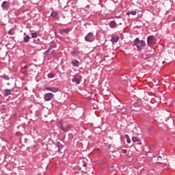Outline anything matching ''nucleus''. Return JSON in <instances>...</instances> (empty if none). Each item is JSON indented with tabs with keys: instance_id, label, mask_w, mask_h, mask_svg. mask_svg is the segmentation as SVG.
I'll use <instances>...</instances> for the list:
<instances>
[{
	"instance_id": "nucleus-1",
	"label": "nucleus",
	"mask_w": 175,
	"mask_h": 175,
	"mask_svg": "<svg viewBox=\"0 0 175 175\" xmlns=\"http://www.w3.org/2000/svg\"><path fill=\"white\" fill-rule=\"evenodd\" d=\"M57 126H58V128H59V129H61L64 132H68V131H70V129H72V128H73V126L72 124H70L65 121L58 122Z\"/></svg>"
},
{
	"instance_id": "nucleus-2",
	"label": "nucleus",
	"mask_w": 175,
	"mask_h": 175,
	"mask_svg": "<svg viewBox=\"0 0 175 175\" xmlns=\"http://www.w3.org/2000/svg\"><path fill=\"white\" fill-rule=\"evenodd\" d=\"M135 43L139 51H142V49L146 46V42L140 40L139 38L135 39Z\"/></svg>"
},
{
	"instance_id": "nucleus-3",
	"label": "nucleus",
	"mask_w": 175,
	"mask_h": 175,
	"mask_svg": "<svg viewBox=\"0 0 175 175\" xmlns=\"http://www.w3.org/2000/svg\"><path fill=\"white\" fill-rule=\"evenodd\" d=\"M155 43H157V40L155 39V37L154 36H149L147 38L148 46L151 47L152 46H154V44H155Z\"/></svg>"
},
{
	"instance_id": "nucleus-4",
	"label": "nucleus",
	"mask_w": 175,
	"mask_h": 175,
	"mask_svg": "<svg viewBox=\"0 0 175 175\" xmlns=\"http://www.w3.org/2000/svg\"><path fill=\"white\" fill-rule=\"evenodd\" d=\"M54 98V94L53 93H46L44 94V100H46L49 102V100H51Z\"/></svg>"
},
{
	"instance_id": "nucleus-5",
	"label": "nucleus",
	"mask_w": 175,
	"mask_h": 175,
	"mask_svg": "<svg viewBox=\"0 0 175 175\" xmlns=\"http://www.w3.org/2000/svg\"><path fill=\"white\" fill-rule=\"evenodd\" d=\"M45 90H46V91H51V92H58V91H59V89L57 88L46 87V88H45Z\"/></svg>"
},
{
	"instance_id": "nucleus-6",
	"label": "nucleus",
	"mask_w": 175,
	"mask_h": 175,
	"mask_svg": "<svg viewBox=\"0 0 175 175\" xmlns=\"http://www.w3.org/2000/svg\"><path fill=\"white\" fill-rule=\"evenodd\" d=\"M118 39H120V38H118V36L112 35L111 42H112V43H117V42H118Z\"/></svg>"
},
{
	"instance_id": "nucleus-7",
	"label": "nucleus",
	"mask_w": 175,
	"mask_h": 175,
	"mask_svg": "<svg viewBox=\"0 0 175 175\" xmlns=\"http://www.w3.org/2000/svg\"><path fill=\"white\" fill-rule=\"evenodd\" d=\"M94 36V33H88V34L85 37V40L86 42H91V38Z\"/></svg>"
},
{
	"instance_id": "nucleus-8",
	"label": "nucleus",
	"mask_w": 175,
	"mask_h": 175,
	"mask_svg": "<svg viewBox=\"0 0 175 175\" xmlns=\"http://www.w3.org/2000/svg\"><path fill=\"white\" fill-rule=\"evenodd\" d=\"M79 54H80V51H79L77 50H74V51H71V55L73 57H77V55H79Z\"/></svg>"
},
{
	"instance_id": "nucleus-9",
	"label": "nucleus",
	"mask_w": 175,
	"mask_h": 175,
	"mask_svg": "<svg viewBox=\"0 0 175 175\" xmlns=\"http://www.w3.org/2000/svg\"><path fill=\"white\" fill-rule=\"evenodd\" d=\"M1 6L4 10L8 9V6H9V3H8V1H3Z\"/></svg>"
},
{
	"instance_id": "nucleus-10",
	"label": "nucleus",
	"mask_w": 175,
	"mask_h": 175,
	"mask_svg": "<svg viewBox=\"0 0 175 175\" xmlns=\"http://www.w3.org/2000/svg\"><path fill=\"white\" fill-rule=\"evenodd\" d=\"M72 64L73 65V66H79V65H80V62L78 60L74 59L72 62Z\"/></svg>"
},
{
	"instance_id": "nucleus-11",
	"label": "nucleus",
	"mask_w": 175,
	"mask_h": 175,
	"mask_svg": "<svg viewBox=\"0 0 175 175\" xmlns=\"http://www.w3.org/2000/svg\"><path fill=\"white\" fill-rule=\"evenodd\" d=\"M137 14V12H136V11L126 12L127 16H131V14H132L133 16H136Z\"/></svg>"
},
{
	"instance_id": "nucleus-12",
	"label": "nucleus",
	"mask_w": 175,
	"mask_h": 175,
	"mask_svg": "<svg viewBox=\"0 0 175 175\" xmlns=\"http://www.w3.org/2000/svg\"><path fill=\"white\" fill-rule=\"evenodd\" d=\"M72 83H75V84L78 85L80 83V79L75 77L72 79Z\"/></svg>"
},
{
	"instance_id": "nucleus-13",
	"label": "nucleus",
	"mask_w": 175,
	"mask_h": 175,
	"mask_svg": "<svg viewBox=\"0 0 175 175\" xmlns=\"http://www.w3.org/2000/svg\"><path fill=\"white\" fill-rule=\"evenodd\" d=\"M5 96H8V95H11L12 94V90L10 89H6L5 90Z\"/></svg>"
},
{
	"instance_id": "nucleus-14",
	"label": "nucleus",
	"mask_w": 175,
	"mask_h": 175,
	"mask_svg": "<svg viewBox=\"0 0 175 175\" xmlns=\"http://www.w3.org/2000/svg\"><path fill=\"white\" fill-rule=\"evenodd\" d=\"M29 36H27L26 37L24 38V42H25V43H28V42H29Z\"/></svg>"
},
{
	"instance_id": "nucleus-15",
	"label": "nucleus",
	"mask_w": 175,
	"mask_h": 175,
	"mask_svg": "<svg viewBox=\"0 0 175 175\" xmlns=\"http://www.w3.org/2000/svg\"><path fill=\"white\" fill-rule=\"evenodd\" d=\"M150 57H151V53H146V57H144V59H147L150 58Z\"/></svg>"
},
{
	"instance_id": "nucleus-16",
	"label": "nucleus",
	"mask_w": 175,
	"mask_h": 175,
	"mask_svg": "<svg viewBox=\"0 0 175 175\" xmlns=\"http://www.w3.org/2000/svg\"><path fill=\"white\" fill-rule=\"evenodd\" d=\"M109 27H111V28H114V27H116V23L114 21H111L109 23Z\"/></svg>"
},
{
	"instance_id": "nucleus-17",
	"label": "nucleus",
	"mask_w": 175,
	"mask_h": 175,
	"mask_svg": "<svg viewBox=\"0 0 175 175\" xmlns=\"http://www.w3.org/2000/svg\"><path fill=\"white\" fill-rule=\"evenodd\" d=\"M57 16H58V14L57 12L51 13V17H53V18H55V17H57Z\"/></svg>"
},
{
	"instance_id": "nucleus-18",
	"label": "nucleus",
	"mask_w": 175,
	"mask_h": 175,
	"mask_svg": "<svg viewBox=\"0 0 175 175\" xmlns=\"http://www.w3.org/2000/svg\"><path fill=\"white\" fill-rule=\"evenodd\" d=\"M9 35H14V29H11L9 31H8Z\"/></svg>"
},
{
	"instance_id": "nucleus-19",
	"label": "nucleus",
	"mask_w": 175,
	"mask_h": 175,
	"mask_svg": "<svg viewBox=\"0 0 175 175\" xmlns=\"http://www.w3.org/2000/svg\"><path fill=\"white\" fill-rule=\"evenodd\" d=\"M133 142H134V143H136V142H139V138H137V137H133L132 138Z\"/></svg>"
},
{
	"instance_id": "nucleus-20",
	"label": "nucleus",
	"mask_w": 175,
	"mask_h": 175,
	"mask_svg": "<svg viewBox=\"0 0 175 175\" xmlns=\"http://www.w3.org/2000/svg\"><path fill=\"white\" fill-rule=\"evenodd\" d=\"M48 77H49V79H53V77H54V74H53V73L49 74Z\"/></svg>"
},
{
	"instance_id": "nucleus-21",
	"label": "nucleus",
	"mask_w": 175,
	"mask_h": 175,
	"mask_svg": "<svg viewBox=\"0 0 175 175\" xmlns=\"http://www.w3.org/2000/svg\"><path fill=\"white\" fill-rule=\"evenodd\" d=\"M31 36H32V38H38V33H33L31 34Z\"/></svg>"
},
{
	"instance_id": "nucleus-22",
	"label": "nucleus",
	"mask_w": 175,
	"mask_h": 175,
	"mask_svg": "<svg viewBox=\"0 0 175 175\" xmlns=\"http://www.w3.org/2000/svg\"><path fill=\"white\" fill-rule=\"evenodd\" d=\"M53 47V46H51L49 47V49L46 51V54H48L49 53H50V50H51V48Z\"/></svg>"
},
{
	"instance_id": "nucleus-23",
	"label": "nucleus",
	"mask_w": 175,
	"mask_h": 175,
	"mask_svg": "<svg viewBox=\"0 0 175 175\" xmlns=\"http://www.w3.org/2000/svg\"><path fill=\"white\" fill-rule=\"evenodd\" d=\"M83 167H87V163L84 162L83 164Z\"/></svg>"
},
{
	"instance_id": "nucleus-24",
	"label": "nucleus",
	"mask_w": 175,
	"mask_h": 175,
	"mask_svg": "<svg viewBox=\"0 0 175 175\" xmlns=\"http://www.w3.org/2000/svg\"><path fill=\"white\" fill-rule=\"evenodd\" d=\"M64 32H66V33H68V32H69V30L68 29H64Z\"/></svg>"
},
{
	"instance_id": "nucleus-25",
	"label": "nucleus",
	"mask_w": 175,
	"mask_h": 175,
	"mask_svg": "<svg viewBox=\"0 0 175 175\" xmlns=\"http://www.w3.org/2000/svg\"><path fill=\"white\" fill-rule=\"evenodd\" d=\"M23 74L25 75V76H27L28 75V72L25 71Z\"/></svg>"
},
{
	"instance_id": "nucleus-26",
	"label": "nucleus",
	"mask_w": 175,
	"mask_h": 175,
	"mask_svg": "<svg viewBox=\"0 0 175 175\" xmlns=\"http://www.w3.org/2000/svg\"><path fill=\"white\" fill-rule=\"evenodd\" d=\"M162 159V157H158V161H161Z\"/></svg>"
},
{
	"instance_id": "nucleus-27",
	"label": "nucleus",
	"mask_w": 175,
	"mask_h": 175,
	"mask_svg": "<svg viewBox=\"0 0 175 175\" xmlns=\"http://www.w3.org/2000/svg\"><path fill=\"white\" fill-rule=\"evenodd\" d=\"M24 68H25V69H28V66L25 65V66H24Z\"/></svg>"
},
{
	"instance_id": "nucleus-28",
	"label": "nucleus",
	"mask_w": 175,
	"mask_h": 175,
	"mask_svg": "<svg viewBox=\"0 0 175 175\" xmlns=\"http://www.w3.org/2000/svg\"><path fill=\"white\" fill-rule=\"evenodd\" d=\"M124 154H126V150H123Z\"/></svg>"
},
{
	"instance_id": "nucleus-29",
	"label": "nucleus",
	"mask_w": 175,
	"mask_h": 175,
	"mask_svg": "<svg viewBox=\"0 0 175 175\" xmlns=\"http://www.w3.org/2000/svg\"><path fill=\"white\" fill-rule=\"evenodd\" d=\"M128 143H131V139H127Z\"/></svg>"
},
{
	"instance_id": "nucleus-30",
	"label": "nucleus",
	"mask_w": 175,
	"mask_h": 175,
	"mask_svg": "<svg viewBox=\"0 0 175 175\" xmlns=\"http://www.w3.org/2000/svg\"><path fill=\"white\" fill-rule=\"evenodd\" d=\"M53 47H55V44H54V45L53 46Z\"/></svg>"
}]
</instances>
